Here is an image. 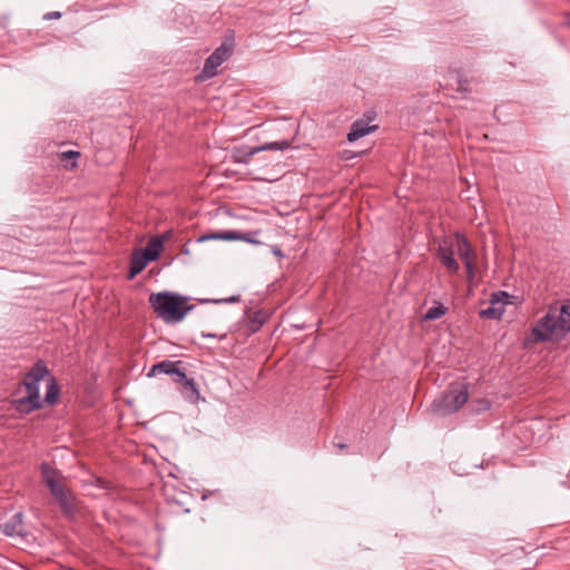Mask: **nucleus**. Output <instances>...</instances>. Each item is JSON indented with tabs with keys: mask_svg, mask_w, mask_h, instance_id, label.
I'll list each match as a JSON object with an SVG mask.
<instances>
[{
	"mask_svg": "<svg viewBox=\"0 0 570 570\" xmlns=\"http://www.w3.org/2000/svg\"><path fill=\"white\" fill-rule=\"evenodd\" d=\"M569 332L570 301H567L561 306L551 305L548 308L547 314L531 330V334L527 337V343L535 344L560 340Z\"/></svg>",
	"mask_w": 570,
	"mask_h": 570,
	"instance_id": "obj_1",
	"label": "nucleus"
},
{
	"mask_svg": "<svg viewBox=\"0 0 570 570\" xmlns=\"http://www.w3.org/2000/svg\"><path fill=\"white\" fill-rule=\"evenodd\" d=\"M49 374L47 364L42 360H39L24 375L21 385L24 387L27 394L11 402L12 407L17 412L29 414L42 406L39 383L47 379Z\"/></svg>",
	"mask_w": 570,
	"mask_h": 570,
	"instance_id": "obj_2",
	"label": "nucleus"
},
{
	"mask_svg": "<svg viewBox=\"0 0 570 570\" xmlns=\"http://www.w3.org/2000/svg\"><path fill=\"white\" fill-rule=\"evenodd\" d=\"M43 482L49 488L52 497L58 502L63 513L72 518L76 512L75 498L62 482V475L48 463L41 465Z\"/></svg>",
	"mask_w": 570,
	"mask_h": 570,
	"instance_id": "obj_3",
	"label": "nucleus"
},
{
	"mask_svg": "<svg viewBox=\"0 0 570 570\" xmlns=\"http://www.w3.org/2000/svg\"><path fill=\"white\" fill-rule=\"evenodd\" d=\"M469 399L468 385L452 383L440 399L434 401L433 411L440 415H449L459 411Z\"/></svg>",
	"mask_w": 570,
	"mask_h": 570,
	"instance_id": "obj_4",
	"label": "nucleus"
},
{
	"mask_svg": "<svg viewBox=\"0 0 570 570\" xmlns=\"http://www.w3.org/2000/svg\"><path fill=\"white\" fill-rule=\"evenodd\" d=\"M163 249V239L155 236L149 239L145 248L135 249L130 256L128 279H134L145 267L158 258Z\"/></svg>",
	"mask_w": 570,
	"mask_h": 570,
	"instance_id": "obj_5",
	"label": "nucleus"
},
{
	"mask_svg": "<svg viewBox=\"0 0 570 570\" xmlns=\"http://www.w3.org/2000/svg\"><path fill=\"white\" fill-rule=\"evenodd\" d=\"M149 304L157 317L166 323L178 322V294L161 292L149 296Z\"/></svg>",
	"mask_w": 570,
	"mask_h": 570,
	"instance_id": "obj_6",
	"label": "nucleus"
},
{
	"mask_svg": "<svg viewBox=\"0 0 570 570\" xmlns=\"http://www.w3.org/2000/svg\"><path fill=\"white\" fill-rule=\"evenodd\" d=\"M234 43L223 42L219 47H217L214 52L205 60L204 68L202 72L197 76L198 80H206L215 77L218 72V67L229 59L233 55Z\"/></svg>",
	"mask_w": 570,
	"mask_h": 570,
	"instance_id": "obj_7",
	"label": "nucleus"
},
{
	"mask_svg": "<svg viewBox=\"0 0 570 570\" xmlns=\"http://www.w3.org/2000/svg\"><path fill=\"white\" fill-rule=\"evenodd\" d=\"M291 147V142L288 140H281V141H274V142H267L265 145L253 147L246 151L244 150H235L233 153V159L235 163H243L248 164L252 159V157L264 150H285Z\"/></svg>",
	"mask_w": 570,
	"mask_h": 570,
	"instance_id": "obj_8",
	"label": "nucleus"
},
{
	"mask_svg": "<svg viewBox=\"0 0 570 570\" xmlns=\"http://www.w3.org/2000/svg\"><path fill=\"white\" fill-rule=\"evenodd\" d=\"M509 294L500 291L493 293L490 299V306L480 311V316L488 320H499L502 317L505 311V304L508 303Z\"/></svg>",
	"mask_w": 570,
	"mask_h": 570,
	"instance_id": "obj_9",
	"label": "nucleus"
},
{
	"mask_svg": "<svg viewBox=\"0 0 570 570\" xmlns=\"http://www.w3.org/2000/svg\"><path fill=\"white\" fill-rule=\"evenodd\" d=\"M23 515L21 512H17L12 515V518L6 522L4 524L0 525L3 533L8 537H11L16 539L17 543H23L29 542V533L24 531L23 522H22Z\"/></svg>",
	"mask_w": 570,
	"mask_h": 570,
	"instance_id": "obj_10",
	"label": "nucleus"
},
{
	"mask_svg": "<svg viewBox=\"0 0 570 570\" xmlns=\"http://www.w3.org/2000/svg\"><path fill=\"white\" fill-rule=\"evenodd\" d=\"M256 233L244 234L238 230H224L217 233H210L203 235L198 238V242L204 240H244L252 244H261L258 240L252 238V235Z\"/></svg>",
	"mask_w": 570,
	"mask_h": 570,
	"instance_id": "obj_11",
	"label": "nucleus"
},
{
	"mask_svg": "<svg viewBox=\"0 0 570 570\" xmlns=\"http://www.w3.org/2000/svg\"><path fill=\"white\" fill-rule=\"evenodd\" d=\"M438 256L441 263L451 272L458 273L460 269V265L454 258V249L451 244L444 242L438 248Z\"/></svg>",
	"mask_w": 570,
	"mask_h": 570,
	"instance_id": "obj_12",
	"label": "nucleus"
},
{
	"mask_svg": "<svg viewBox=\"0 0 570 570\" xmlns=\"http://www.w3.org/2000/svg\"><path fill=\"white\" fill-rule=\"evenodd\" d=\"M159 375L178 376V362L163 361L154 364L147 373V376L155 377Z\"/></svg>",
	"mask_w": 570,
	"mask_h": 570,
	"instance_id": "obj_13",
	"label": "nucleus"
},
{
	"mask_svg": "<svg viewBox=\"0 0 570 570\" xmlns=\"http://www.w3.org/2000/svg\"><path fill=\"white\" fill-rule=\"evenodd\" d=\"M180 392L184 394L185 399L190 403H196L200 399L199 391L193 379L187 377V375L180 371Z\"/></svg>",
	"mask_w": 570,
	"mask_h": 570,
	"instance_id": "obj_14",
	"label": "nucleus"
},
{
	"mask_svg": "<svg viewBox=\"0 0 570 570\" xmlns=\"http://www.w3.org/2000/svg\"><path fill=\"white\" fill-rule=\"evenodd\" d=\"M376 128H377V126H368L367 122H365L362 119L356 120L351 126V130L347 134V140L351 142L355 141V140L373 132Z\"/></svg>",
	"mask_w": 570,
	"mask_h": 570,
	"instance_id": "obj_15",
	"label": "nucleus"
},
{
	"mask_svg": "<svg viewBox=\"0 0 570 570\" xmlns=\"http://www.w3.org/2000/svg\"><path fill=\"white\" fill-rule=\"evenodd\" d=\"M60 395V387L57 384L56 380L49 374L47 377V392L45 396V401L48 404H55Z\"/></svg>",
	"mask_w": 570,
	"mask_h": 570,
	"instance_id": "obj_16",
	"label": "nucleus"
},
{
	"mask_svg": "<svg viewBox=\"0 0 570 570\" xmlns=\"http://www.w3.org/2000/svg\"><path fill=\"white\" fill-rule=\"evenodd\" d=\"M266 320L267 315L265 312L256 311L249 316L247 327L252 333H255L261 330Z\"/></svg>",
	"mask_w": 570,
	"mask_h": 570,
	"instance_id": "obj_17",
	"label": "nucleus"
},
{
	"mask_svg": "<svg viewBox=\"0 0 570 570\" xmlns=\"http://www.w3.org/2000/svg\"><path fill=\"white\" fill-rule=\"evenodd\" d=\"M448 308L440 302H435L433 306H431L425 314L423 315L424 321H434L439 320L446 314Z\"/></svg>",
	"mask_w": 570,
	"mask_h": 570,
	"instance_id": "obj_18",
	"label": "nucleus"
},
{
	"mask_svg": "<svg viewBox=\"0 0 570 570\" xmlns=\"http://www.w3.org/2000/svg\"><path fill=\"white\" fill-rule=\"evenodd\" d=\"M465 265L466 269V277L469 281H472L474 278V259H475V253L473 252L472 247L470 250L462 253L460 256Z\"/></svg>",
	"mask_w": 570,
	"mask_h": 570,
	"instance_id": "obj_19",
	"label": "nucleus"
},
{
	"mask_svg": "<svg viewBox=\"0 0 570 570\" xmlns=\"http://www.w3.org/2000/svg\"><path fill=\"white\" fill-rule=\"evenodd\" d=\"M80 157V153L76 150L62 151L59 156L60 160L65 163V167L75 169L78 167L77 159Z\"/></svg>",
	"mask_w": 570,
	"mask_h": 570,
	"instance_id": "obj_20",
	"label": "nucleus"
},
{
	"mask_svg": "<svg viewBox=\"0 0 570 570\" xmlns=\"http://www.w3.org/2000/svg\"><path fill=\"white\" fill-rule=\"evenodd\" d=\"M454 237H455V248H456L459 256H461L462 253L470 250V248L472 246L464 235L456 233L454 235Z\"/></svg>",
	"mask_w": 570,
	"mask_h": 570,
	"instance_id": "obj_21",
	"label": "nucleus"
},
{
	"mask_svg": "<svg viewBox=\"0 0 570 570\" xmlns=\"http://www.w3.org/2000/svg\"><path fill=\"white\" fill-rule=\"evenodd\" d=\"M456 77H458V88L456 90L459 92H469V80L464 78L460 70H455Z\"/></svg>",
	"mask_w": 570,
	"mask_h": 570,
	"instance_id": "obj_22",
	"label": "nucleus"
},
{
	"mask_svg": "<svg viewBox=\"0 0 570 570\" xmlns=\"http://www.w3.org/2000/svg\"><path fill=\"white\" fill-rule=\"evenodd\" d=\"M194 305L188 304V297L180 295V321L186 316V314L191 311Z\"/></svg>",
	"mask_w": 570,
	"mask_h": 570,
	"instance_id": "obj_23",
	"label": "nucleus"
},
{
	"mask_svg": "<svg viewBox=\"0 0 570 570\" xmlns=\"http://www.w3.org/2000/svg\"><path fill=\"white\" fill-rule=\"evenodd\" d=\"M238 301H239L238 296H232V297L223 298V299H200L199 302L200 303H215V304H219V303H235V302H238Z\"/></svg>",
	"mask_w": 570,
	"mask_h": 570,
	"instance_id": "obj_24",
	"label": "nucleus"
},
{
	"mask_svg": "<svg viewBox=\"0 0 570 570\" xmlns=\"http://www.w3.org/2000/svg\"><path fill=\"white\" fill-rule=\"evenodd\" d=\"M60 17H61V13L59 11H51V12L46 13L45 19L53 20V19H59Z\"/></svg>",
	"mask_w": 570,
	"mask_h": 570,
	"instance_id": "obj_25",
	"label": "nucleus"
},
{
	"mask_svg": "<svg viewBox=\"0 0 570 570\" xmlns=\"http://www.w3.org/2000/svg\"><path fill=\"white\" fill-rule=\"evenodd\" d=\"M272 253L277 256L278 258H283L284 257V254L282 252V249L278 247V246H274L272 248Z\"/></svg>",
	"mask_w": 570,
	"mask_h": 570,
	"instance_id": "obj_26",
	"label": "nucleus"
},
{
	"mask_svg": "<svg viewBox=\"0 0 570 570\" xmlns=\"http://www.w3.org/2000/svg\"><path fill=\"white\" fill-rule=\"evenodd\" d=\"M335 446H337L340 450H344L347 448V445L344 443H336Z\"/></svg>",
	"mask_w": 570,
	"mask_h": 570,
	"instance_id": "obj_27",
	"label": "nucleus"
},
{
	"mask_svg": "<svg viewBox=\"0 0 570 570\" xmlns=\"http://www.w3.org/2000/svg\"><path fill=\"white\" fill-rule=\"evenodd\" d=\"M0 568H2V569H4V570H7V569H8V566H6V564H0Z\"/></svg>",
	"mask_w": 570,
	"mask_h": 570,
	"instance_id": "obj_28",
	"label": "nucleus"
},
{
	"mask_svg": "<svg viewBox=\"0 0 570 570\" xmlns=\"http://www.w3.org/2000/svg\"><path fill=\"white\" fill-rule=\"evenodd\" d=\"M204 336H205V337H214L215 335H213V334H206V335H204Z\"/></svg>",
	"mask_w": 570,
	"mask_h": 570,
	"instance_id": "obj_29",
	"label": "nucleus"
}]
</instances>
